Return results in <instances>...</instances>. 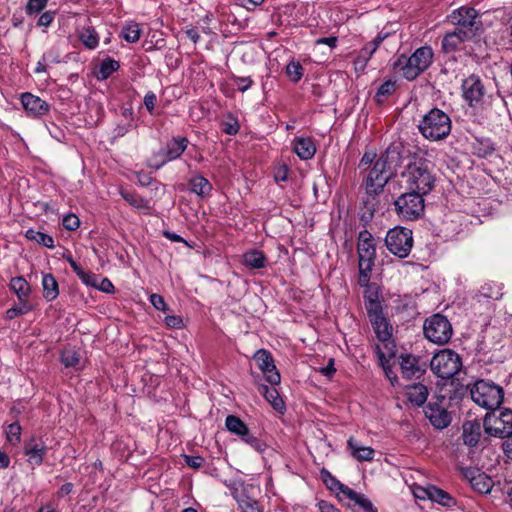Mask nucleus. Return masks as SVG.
Wrapping results in <instances>:
<instances>
[{
  "label": "nucleus",
  "instance_id": "f257e3e1",
  "mask_svg": "<svg viewBox=\"0 0 512 512\" xmlns=\"http://www.w3.org/2000/svg\"><path fill=\"white\" fill-rule=\"evenodd\" d=\"M407 190L424 196L430 194L436 185V174L433 164L423 158L414 157L401 174Z\"/></svg>",
  "mask_w": 512,
  "mask_h": 512
},
{
  "label": "nucleus",
  "instance_id": "f03ea898",
  "mask_svg": "<svg viewBox=\"0 0 512 512\" xmlns=\"http://www.w3.org/2000/svg\"><path fill=\"white\" fill-rule=\"evenodd\" d=\"M363 175V186L366 197L363 199V205L367 212L374 214L378 207L377 197L384 191L387 183L395 177L379 159L366 168Z\"/></svg>",
  "mask_w": 512,
  "mask_h": 512
},
{
  "label": "nucleus",
  "instance_id": "7ed1b4c3",
  "mask_svg": "<svg viewBox=\"0 0 512 512\" xmlns=\"http://www.w3.org/2000/svg\"><path fill=\"white\" fill-rule=\"evenodd\" d=\"M433 57V49L430 46H421L410 56L399 55L392 63V69L406 80L413 81L431 66Z\"/></svg>",
  "mask_w": 512,
  "mask_h": 512
},
{
  "label": "nucleus",
  "instance_id": "20e7f679",
  "mask_svg": "<svg viewBox=\"0 0 512 512\" xmlns=\"http://www.w3.org/2000/svg\"><path fill=\"white\" fill-rule=\"evenodd\" d=\"M452 123L449 115L439 108H432L418 124L420 134L427 140L440 141L451 132Z\"/></svg>",
  "mask_w": 512,
  "mask_h": 512
},
{
  "label": "nucleus",
  "instance_id": "39448f33",
  "mask_svg": "<svg viewBox=\"0 0 512 512\" xmlns=\"http://www.w3.org/2000/svg\"><path fill=\"white\" fill-rule=\"evenodd\" d=\"M359 276L358 283H367L376 260V240L372 234L360 231L357 243Z\"/></svg>",
  "mask_w": 512,
  "mask_h": 512
},
{
  "label": "nucleus",
  "instance_id": "423d86ee",
  "mask_svg": "<svg viewBox=\"0 0 512 512\" xmlns=\"http://www.w3.org/2000/svg\"><path fill=\"white\" fill-rule=\"evenodd\" d=\"M424 195L411 190L401 194L394 201L397 216L404 221L419 220L425 212Z\"/></svg>",
  "mask_w": 512,
  "mask_h": 512
},
{
  "label": "nucleus",
  "instance_id": "0eeeda50",
  "mask_svg": "<svg viewBox=\"0 0 512 512\" xmlns=\"http://www.w3.org/2000/svg\"><path fill=\"white\" fill-rule=\"evenodd\" d=\"M462 368L461 357L451 349H442L430 361L431 371L441 379H450Z\"/></svg>",
  "mask_w": 512,
  "mask_h": 512
},
{
  "label": "nucleus",
  "instance_id": "6e6552de",
  "mask_svg": "<svg viewBox=\"0 0 512 512\" xmlns=\"http://www.w3.org/2000/svg\"><path fill=\"white\" fill-rule=\"evenodd\" d=\"M471 399L480 407L493 410L503 401V390L494 383L484 380L475 382L470 390Z\"/></svg>",
  "mask_w": 512,
  "mask_h": 512
},
{
  "label": "nucleus",
  "instance_id": "1a4fd4ad",
  "mask_svg": "<svg viewBox=\"0 0 512 512\" xmlns=\"http://www.w3.org/2000/svg\"><path fill=\"white\" fill-rule=\"evenodd\" d=\"M387 249L399 258H406L413 246L412 230L397 226L390 229L385 237Z\"/></svg>",
  "mask_w": 512,
  "mask_h": 512
},
{
  "label": "nucleus",
  "instance_id": "9d476101",
  "mask_svg": "<svg viewBox=\"0 0 512 512\" xmlns=\"http://www.w3.org/2000/svg\"><path fill=\"white\" fill-rule=\"evenodd\" d=\"M483 427L486 434L506 439L512 433V411L505 409L500 411L498 415H486Z\"/></svg>",
  "mask_w": 512,
  "mask_h": 512
},
{
  "label": "nucleus",
  "instance_id": "9b49d317",
  "mask_svg": "<svg viewBox=\"0 0 512 512\" xmlns=\"http://www.w3.org/2000/svg\"><path fill=\"white\" fill-rule=\"evenodd\" d=\"M462 97L471 108L479 107L485 96V86L477 74L466 77L461 84Z\"/></svg>",
  "mask_w": 512,
  "mask_h": 512
},
{
  "label": "nucleus",
  "instance_id": "f8f14e48",
  "mask_svg": "<svg viewBox=\"0 0 512 512\" xmlns=\"http://www.w3.org/2000/svg\"><path fill=\"white\" fill-rule=\"evenodd\" d=\"M10 288L17 295L20 301L18 307L7 310V317L9 319H13L31 309V304L28 303V298L31 294V287L25 278L18 276L11 279Z\"/></svg>",
  "mask_w": 512,
  "mask_h": 512
},
{
  "label": "nucleus",
  "instance_id": "ddd939ff",
  "mask_svg": "<svg viewBox=\"0 0 512 512\" xmlns=\"http://www.w3.org/2000/svg\"><path fill=\"white\" fill-rule=\"evenodd\" d=\"M189 145V140L184 136L172 137L166 145L159 150L160 164H151V168L159 170L168 162L179 159Z\"/></svg>",
  "mask_w": 512,
  "mask_h": 512
},
{
  "label": "nucleus",
  "instance_id": "4468645a",
  "mask_svg": "<svg viewBox=\"0 0 512 512\" xmlns=\"http://www.w3.org/2000/svg\"><path fill=\"white\" fill-rule=\"evenodd\" d=\"M407 154L408 150L402 142H392L378 159L396 176L397 170L403 165Z\"/></svg>",
  "mask_w": 512,
  "mask_h": 512
},
{
  "label": "nucleus",
  "instance_id": "2eb2a0df",
  "mask_svg": "<svg viewBox=\"0 0 512 512\" xmlns=\"http://www.w3.org/2000/svg\"><path fill=\"white\" fill-rule=\"evenodd\" d=\"M398 362L401 370V375L404 379L412 380L421 378L427 369L425 362H422L420 357L402 353L398 357Z\"/></svg>",
  "mask_w": 512,
  "mask_h": 512
},
{
  "label": "nucleus",
  "instance_id": "dca6fc26",
  "mask_svg": "<svg viewBox=\"0 0 512 512\" xmlns=\"http://www.w3.org/2000/svg\"><path fill=\"white\" fill-rule=\"evenodd\" d=\"M423 330L425 337L438 345L446 344L453 334L451 322H424Z\"/></svg>",
  "mask_w": 512,
  "mask_h": 512
},
{
  "label": "nucleus",
  "instance_id": "f3484780",
  "mask_svg": "<svg viewBox=\"0 0 512 512\" xmlns=\"http://www.w3.org/2000/svg\"><path fill=\"white\" fill-rule=\"evenodd\" d=\"M253 359L256 362L258 368L265 375L267 382H269L272 386L280 383V374L274 365L273 357L269 351L260 349L256 351Z\"/></svg>",
  "mask_w": 512,
  "mask_h": 512
},
{
  "label": "nucleus",
  "instance_id": "a211bd4d",
  "mask_svg": "<svg viewBox=\"0 0 512 512\" xmlns=\"http://www.w3.org/2000/svg\"><path fill=\"white\" fill-rule=\"evenodd\" d=\"M389 316L402 320H414L420 313L417 311L415 300L409 296L397 297L392 300Z\"/></svg>",
  "mask_w": 512,
  "mask_h": 512
},
{
  "label": "nucleus",
  "instance_id": "6ab92c4d",
  "mask_svg": "<svg viewBox=\"0 0 512 512\" xmlns=\"http://www.w3.org/2000/svg\"><path fill=\"white\" fill-rule=\"evenodd\" d=\"M477 17L478 12L475 8L461 6L449 15V20L455 26L477 31Z\"/></svg>",
  "mask_w": 512,
  "mask_h": 512
},
{
  "label": "nucleus",
  "instance_id": "aec40b11",
  "mask_svg": "<svg viewBox=\"0 0 512 512\" xmlns=\"http://www.w3.org/2000/svg\"><path fill=\"white\" fill-rule=\"evenodd\" d=\"M374 331L378 340L381 342L380 346L389 357H395L396 346L392 338L393 327L390 322H374Z\"/></svg>",
  "mask_w": 512,
  "mask_h": 512
},
{
  "label": "nucleus",
  "instance_id": "412c9836",
  "mask_svg": "<svg viewBox=\"0 0 512 512\" xmlns=\"http://www.w3.org/2000/svg\"><path fill=\"white\" fill-rule=\"evenodd\" d=\"M424 413L430 423L437 429H444L451 422L449 412L439 403L429 402L425 407Z\"/></svg>",
  "mask_w": 512,
  "mask_h": 512
},
{
  "label": "nucleus",
  "instance_id": "4be33fe9",
  "mask_svg": "<svg viewBox=\"0 0 512 512\" xmlns=\"http://www.w3.org/2000/svg\"><path fill=\"white\" fill-rule=\"evenodd\" d=\"M21 103L25 111L33 117L43 116L50 110V106L46 101L29 92L21 95Z\"/></svg>",
  "mask_w": 512,
  "mask_h": 512
},
{
  "label": "nucleus",
  "instance_id": "5701e85b",
  "mask_svg": "<svg viewBox=\"0 0 512 512\" xmlns=\"http://www.w3.org/2000/svg\"><path fill=\"white\" fill-rule=\"evenodd\" d=\"M24 452L30 465L39 466L43 462L47 446L41 439L32 438L25 443Z\"/></svg>",
  "mask_w": 512,
  "mask_h": 512
},
{
  "label": "nucleus",
  "instance_id": "b1692460",
  "mask_svg": "<svg viewBox=\"0 0 512 512\" xmlns=\"http://www.w3.org/2000/svg\"><path fill=\"white\" fill-rule=\"evenodd\" d=\"M121 67L120 61L103 52L98 53V81L106 80Z\"/></svg>",
  "mask_w": 512,
  "mask_h": 512
},
{
  "label": "nucleus",
  "instance_id": "393cba45",
  "mask_svg": "<svg viewBox=\"0 0 512 512\" xmlns=\"http://www.w3.org/2000/svg\"><path fill=\"white\" fill-rule=\"evenodd\" d=\"M120 194L122 198L136 210L146 215L151 214L152 206L148 199H145L138 193L129 190H121Z\"/></svg>",
  "mask_w": 512,
  "mask_h": 512
},
{
  "label": "nucleus",
  "instance_id": "a878e982",
  "mask_svg": "<svg viewBox=\"0 0 512 512\" xmlns=\"http://www.w3.org/2000/svg\"><path fill=\"white\" fill-rule=\"evenodd\" d=\"M502 284L496 282H487L481 286L478 293L475 296V300L478 303H482L486 300H498L503 296Z\"/></svg>",
  "mask_w": 512,
  "mask_h": 512
},
{
  "label": "nucleus",
  "instance_id": "bb28decb",
  "mask_svg": "<svg viewBox=\"0 0 512 512\" xmlns=\"http://www.w3.org/2000/svg\"><path fill=\"white\" fill-rule=\"evenodd\" d=\"M351 455L358 461H372L375 451L369 446L362 445L359 441L350 437L347 441Z\"/></svg>",
  "mask_w": 512,
  "mask_h": 512
},
{
  "label": "nucleus",
  "instance_id": "cd10ccee",
  "mask_svg": "<svg viewBox=\"0 0 512 512\" xmlns=\"http://www.w3.org/2000/svg\"><path fill=\"white\" fill-rule=\"evenodd\" d=\"M293 150L300 159L309 160L315 155L316 146L309 137H297L294 140Z\"/></svg>",
  "mask_w": 512,
  "mask_h": 512
},
{
  "label": "nucleus",
  "instance_id": "c85d7f7f",
  "mask_svg": "<svg viewBox=\"0 0 512 512\" xmlns=\"http://www.w3.org/2000/svg\"><path fill=\"white\" fill-rule=\"evenodd\" d=\"M406 397L415 406H422L428 397V388L422 383H415L406 387Z\"/></svg>",
  "mask_w": 512,
  "mask_h": 512
},
{
  "label": "nucleus",
  "instance_id": "c756f323",
  "mask_svg": "<svg viewBox=\"0 0 512 512\" xmlns=\"http://www.w3.org/2000/svg\"><path fill=\"white\" fill-rule=\"evenodd\" d=\"M481 436V425L477 421H466L463 424V442L464 444L474 447L479 442Z\"/></svg>",
  "mask_w": 512,
  "mask_h": 512
},
{
  "label": "nucleus",
  "instance_id": "7c9ffc66",
  "mask_svg": "<svg viewBox=\"0 0 512 512\" xmlns=\"http://www.w3.org/2000/svg\"><path fill=\"white\" fill-rule=\"evenodd\" d=\"M189 189L192 193L205 198L210 195L212 191V185L207 178L201 174H196L189 180Z\"/></svg>",
  "mask_w": 512,
  "mask_h": 512
},
{
  "label": "nucleus",
  "instance_id": "2f4dec72",
  "mask_svg": "<svg viewBox=\"0 0 512 512\" xmlns=\"http://www.w3.org/2000/svg\"><path fill=\"white\" fill-rule=\"evenodd\" d=\"M472 153L479 158H486L490 156L495 147L490 138L475 137L471 142Z\"/></svg>",
  "mask_w": 512,
  "mask_h": 512
},
{
  "label": "nucleus",
  "instance_id": "473e14b6",
  "mask_svg": "<svg viewBox=\"0 0 512 512\" xmlns=\"http://www.w3.org/2000/svg\"><path fill=\"white\" fill-rule=\"evenodd\" d=\"M267 258L258 249H251L243 254V264L250 269H261L266 266Z\"/></svg>",
  "mask_w": 512,
  "mask_h": 512
},
{
  "label": "nucleus",
  "instance_id": "72a5a7b5",
  "mask_svg": "<svg viewBox=\"0 0 512 512\" xmlns=\"http://www.w3.org/2000/svg\"><path fill=\"white\" fill-rule=\"evenodd\" d=\"M77 38L85 48H96V30L91 22L77 29Z\"/></svg>",
  "mask_w": 512,
  "mask_h": 512
},
{
  "label": "nucleus",
  "instance_id": "f704fd0d",
  "mask_svg": "<svg viewBox=\"0 0 512 512\" xmlns=\"http://www.w3.org/2000/svg\"><path fill=\"white\" fill-rule=\"evenodd\" d=\"M259 392L271 404V406L278 412L285 410V403L279 395L275 387H268L266 385L259 386Z\"/></svg>",
  "mask_w": 512,
  "mask_h": 512
},
{
  "label": "nucleus",
  "instance_id": "c9c22d12",
  "mask_svg": "<svg viewBox=\"0 0 512 512\" xmlns=\"http://www.w3.org/2000/svg\"><path fill=\"white\" fill-rule=\"evenodd\" d=\"M376 353L380 366L382 367L390 383L394 386L398 383V377L393 371L392 365L390 364V359L392 357H389L387 352H385L380 346H376Z\"/></svg>",
  "mask_w": 512,
  "mask_h": 512
},
{
  "label": "nucleus",
  "instance_id": "e433bc0d",
  "mask_svg": "<svg viewBox=\"0 0 512 512\" xmlns=\"http://www.w3.org/2000/svg\"><path fill=\"white\" fill-rule=\"evenodd\" d=\"M43 295L46 300L52 301L59 295L58 283L52 274L42 277Z\"/></svg>",
  "mask_w": 512,
  "mask_h": 512
},
{
  "label": "nucleus",
  "instance_id": "4c0bfd02",
  "mask_svg": "<svg viewBox=\"0 0 512 512\" xmlns=\"http://www.w3.org/2000/svg\"><path fill=\"white\" fill-rule=\"evenodd\" d=\"M365 308L370 320H387L389 313H383L382 299L376 301H365Z\"/></svg>",
  "mask_w": 512,
  "mask_h": 512
},
{
  "label": "nucleus",
  "instance_id": "58836bf2",
  "mask_svg": "<svg viewBox=\"0 0 512 512\" xmlns=\"http://www.w3.org/2000/svg\"><path fill=\"white\" fill-rule=\"evenodd\" d=\"M227 430L237 436H245L249 430L247 425L237 416L229 415L225 420Z\"/></svg>",
  "mask_w": 512,
  "mask_h": 512
},
{
  "label": "nucleus",
  "instance_id": "ea45409f",
  "mask_svg": "<svg viewBox=\"0 0 512 512\" xmlns=\"http://www.w3.org/2000/svg\"><path fill=\"white\" fill-rule=\"evenodd\" d=\"M396 90V82L389 79L382 83L374 96V100L377 104L384 103L389 96H391Z\"/></svg>",
  "mask_w": 512,
  "mask_h": 512
},
{
  "label": "nucleus",
  "instance_id": "a19ab883",
  "mask_svg": "<svg viewBox=\"0 0 512 512\" xmlns=\"http://www.w3.org/2000/svg\"><path fill=\"white\" fill-rule=\"evenodd\" d=\"M430 500L437 502L443 506L450 507L455 504V500L444 490L436 487L429 486Z\"/></svg>",
  "mask_w": 512,
  "mask_h": 512
},
{
  "label": "nucleus",
  "instance_id": "79ce46f5",
  "mask_svg": "<svg viewBox=\"0 0 512 512\" xmlns=\"http://www.w3.org/2000/svg\"><path fill=\"white\" fill-rule=\"evenodd\" d=\"M25 237L28 239V240H31V241H35L36 243L44 246V247H47V248H54V240L53 238L46 234V233H43V232H40V231H36L34 229H28L26 232H25Z\"/></svg>",
  "mask_w": 512,
  "mask_h": 512
},
{
  "label": "nucleus",
  "instance_id": "37998d69",
  "mask_svg": "<svg viewBox=\"0 0 512 512\" xmlns=\"http://www.w3.org/2000/svg\"><path fill=\"white\" fill-rule=\"evenodd\" d=\"M120 36L128 43H135L140 39L141 29L138 23L130 22L123 26Z\"/></svg>",
  "mask_w": 512,
  "mask_h": 512
},
{
  "label": "nucleus",
  "instance_id": "c03bdc74",
  "mask_svg": "<svg viewBox=\"0 0 512 512\" xmlns=\"http://www.w3.org/2000/svg\"><path fill=\"white\" fill-rule=\"evenodd\" d=\"M471 487L481 494L489 493L493 487L492 479L484 473L479 474L476 478H473Z\"/></svg>",
  "mask_w": 512,
  "mask_h": 512
},
{
  "label": "nucleus",
  "instance_id": "a18cd8bd",
  "mask_svg": "<svg viewBox=\"0 0 512 512\" xmlns=\"http://www.w3.org/2000/svg\"><path fill=\"white\" fill-rule=\"evenodd\" d=\"M463 43L451 33H446L441 42V50L445 54H451L461 49Z\"/></svg>",
  "mask_w": 512,
  "mask_h": 512
},
{
  "label": "nucleus",
  "instance_id": "49530a36",
  "mask_svg": "<svg viewBox=\"0 0 512 512\" xmlns=\"http://www.w3.org/2000/svg\"><path fill=\"white\" fill-rule=\"evenodd\" d=\"M285 72L291 82L298 83L304 75V68L299 61L292 60L287 64Z\"/></svg>",
  "mask_w": 512,
  "mask_h": 512
},
{
  "label": "nucleus",
  "instance_id": "de8ad7c7",
  "mask_svg": "<svg viewBox=\"0 0 512 512\" xmlns=\"http://www.w3.org/2000/svg\"><path fill=\"white\" fill-rule=\"evenodd\" d=\"M234 498L242 512H262L259 508L258 502L249 496H234Z\"/></svg>",
  "mask_w": 512,
  "mask_h": 512
},
{
  "label": "nucleus",
  "instance_id": "09e8293b",
  "mask_svg": "<svg viewBox=\"0 0 512 512\" xmlns=\"http://www.w3.org/2000/svg\"><path fill=\"white\" fill-rule=\"evenodd\" d=\"M222 131L230 136L236 135L240 130V124L238 118L234 116L232 113H229L226 116V119L221 123Z\"/></svg>",
  "mask_w": 512,
  "mask_h": 512
},
{
  "label": "nucleus",
  "instance_id": "8fccbe9b",
  "mask_svg": "<svg viewBox=\"0 0 512 512\" xmlns=\"http://www.w3.org/2000/svg\"><path fill=\"white\" fill-rule=\"evenodd\" d=\"M361 287H364V302L365 301H376L382 299L380 287L376 283H370V280L363 284L358 283Z\"/></svg>",
  "mask_w": 512,
  "mask_h": 512
},
{
  "label": "nucleus",
  "instance_id": "3c124183",
  "mask_svg": "<svg viewBox=\"0 0 512 512\" xmlns=\"http://www.w3.org/2000/svg\"><path fill=\"white\" fill-rule=\"evenodd\" d=\"M61 362L65 367H74L79 362V354L72 348H66L61 353Z\"/></svg>",
  "mask_w": 512,
  "mask_h": 512
},
{
  "label": "nucleus",
  "instance_id": "603ef678",
  "mask_svg": "<svg viewBox=\"0 0 512 512\" xmlns=\"http://www.w3.org/2000/svg\"><path fill=\"white\" fill-rule=\"evenodd\" d=\"M241 439L259 453H263L267 448L266 443L252 435L249 430L245 436L241 437Z\"/></svg>",
  "mask_w": 512,
  "mask_h": 512
},
{
  "label": "nucleus",
  "instance_id": "864d4df0",
  "mask_svg": "<svg viewBox=\"0 0 512 512\" xmlns=\"http://www.w3.org/2000/svg\"><path fill=\"white\" fill-rule=\"evenodd\" d=\"M7 440L12 445H17L21 440V426L18 423H12L6 430Z\"/></svg>",
  "mask_w": 512,
  "mask_h": 512
},
{
  "label": "nucleus",
  "instance_id": "5fc2aeb1",
  "mask_svg": "<svg viewBox=\"0 0 512 512\" xmlns=\"http://www.w3.org/2000/svg\"><path fill=\"white\" fill-rule=\"evenodd\" d=\"M42 60L47 62L48 64H58L61 62V50L59 46L54 45L50 49H48L42 55Z\"/></svg>",
  "mask_w": 512,
  "mask_h": 512
},
{
  "label": "nucleus",
  "instance_id": "6e6d98bb",
  "mask_svg": "<svg viewBox=\"0 0 512 512\" xmlns=\"http://www.w3.org/2000/svg\"><path fill=\"white\" fill-rule=\"evenodd\" d=\"M450 33L452 35H455L456 38H458L459 41L464 43L466 41H469V40L473 39L476 36L477 31L466 29L464 27L456 26L455 30L450 32Z\"/></svg>",
  "mask_w": 512,
  "mask_h": 512
},
{
  "label": "nucleus",
  "instance_id": "4d7b16f0",
  "mask_svg": "<svg viewBox=\"0 0 512 512\" xmlns=\"http://www.w3.org/2000/svg\"><path fill=\"white\" fill-rule=\"evenodd\" d=\"M370 59L371 56L369 55V53L362 48L353 61L355 70L364 71Z\"/></svg>",
  "mask_w": 512,
  "mask_h": 512
},
{
  "label": "nucleus",
  "instance_id": "13d9d810",
  "mask_svg": "<svg viewBox=\"0 0 512 512\" xmlns=\"http://www.w3.org/2000/svg\"><path fill=\"white\" fill-rule=\"evenodd\" d=\"M377 159H378L377 154L375 152H372V151L365 152L362 155V157L359 161V165H358V168L360 169V173L362 174L366 168H369L370 166H372L376 162Z\"/></svg>",
  "mask_w": 512,
  "mask_h": 512
},
{
  "label": "nucleus",
  "instance_id": "bf43d9fd",
  "mask_svg": "<svg viewBox=\"0 0 512 512\" xmlns=\"http://www.w3.org/2000/svg\"><path fill=\"white\" fill-rule=\"evenodd\" d=\"M143 104L147 110V112L153 116L156 115V104H157V96L153 91H148L143 99Z\"/></svg>",
  "mask_w": 512,
  "mask_h": 512
},
{
  "label": "nucleus",
  "instance_id": "052dcab7",
  "mask_svg": "<svg viewBox=\"0 0 512 512\" xmlns=\"http://www.w3.org/2000/svg\"><path fill=\"white\" fill-rule=\"evenodd\" d=\"M48 0H29L26 5V13L28 15L40 13L47 5Z\"/></svg>",
  "mask_w": 512,
  "mask_h": 512
},
{
  "label": "nucleus",
  "instance_id": "680f3d73",
  "mask_svg": "<svg viewBox=\"0 0 512 512\" xmlns=\"http://www.w3.org/2000/svg\"><path fill=\"white\" fill-rule=\"evenodd\" d=\"M62 224L65 229L74 231L80 226V220L75 214H67L63 217Z\"/></svg>",
  "mask_w": 512,
  "mask_h": 512
},
{
  "label": "nucleus",
  "instance_id": "e2e57ef3",
  "mask_svg": "<svg viewBox=\"0 0 512 512\" xmlns=\"http://www.w3.org/2000/svg\"><path fill=\"white\" fill-rule=\"evenodd\" d=\"M233 81L237 85V89L240 92H246L248 89L251 88L253 85V80L251 77H239V76H232Z\"/></svg>",
  "mask_w": 512,
  "mask_h": 512
},
{
  "label": "nucleus",
  "instance_id": "0e129e2a",
  "mask_svg": "<svg viewBox=\"0 0 512 512\" xmlns=\"http://www.w3.org/2000/svg\"><path fill=\"white\" fill-rule=\"evenodd\" d=\"M323 476V481L331 490H340L341 485H343L340 481H338L335 477H333L328 471L323 470L321 472Z\"/></svg>",
  "mask_w": 512,
  "mask_h": 512
},
{
  "label": "nucleus",
  "instance_id": "69168bd1",
  "mask_svg": "<svg viewBox=\"0 0 512 512\" xmlns=\"http://www.w3.org/2000/svg\"><path fill=\"white\" fill-rule=\"evenodd\" d=\"M150 303L156 310L167 312L169 310L164 298L159 294H152L150 296Z\"/></svg>",
  "mask_w": 512,
  "mask_h": 512
},
{
  "label": "nucleus",
  "instance_id": "338daca9",
  "mask_svg": "<svg viewBox=\"0 0 512 512\" xmlns=\"http://www.w3.org/2000/svg\"><path fill=\"white\" fill-rule=\"evenodd\" d=\"M355 504L361 507L365 512H378L372 502L364 494L358 496Z\"/></svg>",
  "mask_w": 512,
  "mask_h": 512
},
{
  "label": "nucleus",
  "instance_id": "774afa93",
  "mask_svg": "<svg viewBox=\"0 0 512 512\" xmlns=\"http://www.w3.org/2000/svg\"><path fill=\"white\" fill-rule=\"evenodd\" d=\"M184 461L187 466L192 469H199L205 462L201 456L184 455Z\"/></svg>",
  "mask_w": 512,
  "mask_h": 512
}]
</instances>
